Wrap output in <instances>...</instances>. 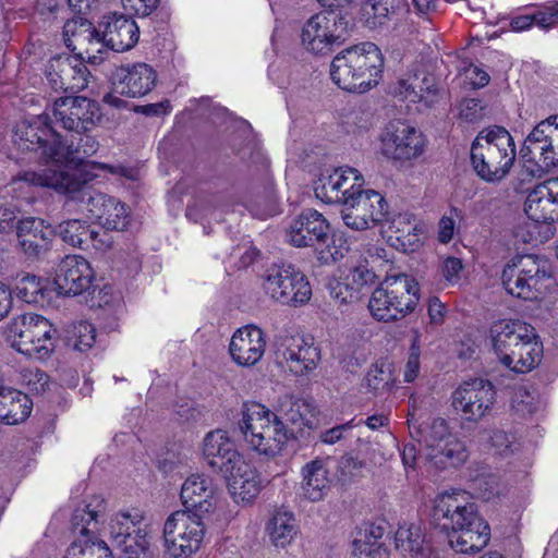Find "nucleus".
<instances>
[{
    "label": "nucleus",
    "instance_id": "nucleus-28",
    "mask_svg": "<svg viewBox=\"0 0 558 558\" xmlns=\"http://www.w3.org/2000/svg\"><path fill=\"white\" fill-rule=\"evenodd\" d=\"M102 25L104 31L100 39L104 47L123 52L132 49L138 41L140 27L131 17L112 13L104 16Z\"/></svg>",
    "mask_w": 558,
    "mask_h": 558
},
{
    "label": "nucleus",
    "instance_id": "nucleus-33",
    "mask_svg": "<svg viewBox=\"0 0 558 558\" xmlns=\"http://www.w3.org/2000/svg\"><path fill=\"white\" fill-rule=\"evenodd\" d=\"M438 92L435 78L430 75L399 80L391 89L395 97L410 102H423L426 107H432L438 100Z\"/></svg>",
    "mask_w": 558,
    "mask_h": 558
},
{
    "label": "nucleus",
    "instance_id": "nucleus-39",
    "mask_svg": "<svg viewBox=\"0 0 558 558\" xmlns=\"http://www.w3.org/2000/svg\"><path fill=\"white\" fill-rule=\"evenodd\" d=\"M428 458L439 469L459 468L468 460L469 451L464 442L453 436L432 450Z\"/></svg>",
    "mask_w": 558,
    "mask_h": 558
},
{
    "label": "nucleus",
    "instance_id": "nucleus-60",
    "mask_svg": "<svg viewBox=\"0 0 558 558\" xmlns=\"http://www.w3.org/2000/svg\"><path fill=\"white\" fill-rule=\"evenodd\" d=\"M484 105L481 99L466 98L460 104V116L468 122H475L482 118Z\"/></svg>",
    "mask_w": 558,
    "mask_h": 558
},
{
    "label": "nucleus",
    "instance_id": "nucleus-61",
    "mask_svg": "<svg viewBox=\"0 0 558 558\" xmlns=\"http://www.w3.org/2000/svg\"><path fill=\"white\" fill-rule=\"evenodd\" d=\"M462 269V260L457 257H447L441 265L442 276L450 283L459 281Z\"/></svg>",
    "mask_w": 558,
    "mask_h": 558
},
{
    "label": "nucleus",
    "instance_id": "nucleus-55",
    "mask_svg": "<svg viewBox=\"0 0 558 558\" xmlns=\"http://www.w3.org/2000/svg\"><path fill=\"white\" fill-rule=\"evenodd\" d=\"M390 228H396V239L400 242L404 251L407 246H413L420 241L417 226L411 225L405 217H399V219L393 220Z\"/></svg>",
    "mask_w": 558,
    "mask_h": 558
},
{
    "label": "nucleus",
    "instance_id": "nucleus-47",
    "mask_svg": "<svg viewBox=\"0 0 558 558\" xmlns=\"http://www.w3.org/2000/svg\"><path fill=\"white\" fill-rule=\"evenodd\" d=\"M141 533L126 534L124 541L113 542L123 550L125 558H150L148 526L141 529Z\"/></svg>",
    "mask_w": 558,
    "mask_h": 558
},
{
    "label": "nucleus",
    "instance_id": "nucleus-3",
    "mask_svg": "<svg viewBox=\"0 0 558 558\" xmlns=\"http://www.w3.org/2000/svg\"><path fill=\"white\" fill-rule=\"evenodd\" d=\"M493 349L507 368L525 374L535 368L543 356V344L534 328L521 320H498L489 328Z\"/></svg>",
    "mask_w": 558,
    "mask_h": 558
},
{
    "label": "nucleus",
    "instance_id": "nucleus-11",
    "mask_svg": "<svg viewBox=\"0 0 558 558\" xmlns=\"http://www.w3.org/2000/svg\"><path fill=\"white\" fill-rule=\"evenodd\" d=\"M351 24V19L341 10L320 11L304 23L301 43L307 51L326 56L345 40Z\"/></svg>",
    "mask_w": 558,
    "mask_h": 558
},
{
    "label": "nucleus",
    "instance_id": "nucleus-52",
    "mask_svg": "<svg viewBox=\"0 0 558 558\" xmlns=\"http://www.w3.org/2000/svg\"><path fill=\"white\" fill-rule=\"evenodd\" d=\"M366 462L352 453L343 454L338 460L337 476L343 484H349L355 478L362 476L363 471L366 469Z\"/></svg>",
    "mask_w": 558,
    "mask_h": 558
},
{
    "label": "nucleus",
    "instance_id": "nucleus-23",
    "mask_svg": "<svg viewBox=\"0 0 558 558\" xmlns=\"http://www.w3.org/2000/svg\"><path fill=\"white\" fill-rule=\"evenodd\" d=\"M63 37L70 50L76 52L82 59L87 58L93 62L97 59L95 52L100 53L104 49L100 34L89 21L83 17L66 21L63 26Z\"/></svg>",
    "mask_w": 558,
    "mask_h": 558
},
{
    "label": "nucleus",
    "instance_id": "nucleus-46",
    "mask_svg": "<svg viewBox=\"0 0 558 558\" xmlns=\"http://www.w3.org/2000/svg\"><path fill=\"white\" fill-rule=\"evenodd\" d=\"M14 293L25 303H40L45 299V286L37 276L26 274L16 279Z\"/></svg>",
    "mask_w": 558,
    "mask_h": 558
},
{
    "label": "nucleus",
    "instance_id": "nucleus-21",
    "mask_svg": "<svg viewBox=\"0 0 558 558\" xmlns=\"http://www.w3.org/2000/svg\"><path fill=\"white\" fill-rule=\"evenodd\" d=\"M281 347L284 351V371L294 376H305L313 372L320 360V352L314 345L313 338L303 335H291L281 338Z\"/></svg>",
    "mask_w": 558,
    "mask_h": 558
},
{
    "label": "nucleus",
    "instance_id": "nucleus-64",
    "mask_svg": "<svg viewBox=\"0 0 558 558\" xmlns=\"http://www.w3.org/2000/svg\"><path fill=\"white\" fill-rule=\"evenodd\" d=\"M353 553L356 555L357 553L360 555L364 554L368 558H389L390 551L385 546L384 543L377 544L375 546H364L362 548L353 549Z\"/></svg>",
    "mask_w": 558,
    "mask_h": 558
},
{
    "label": "nucleus",
    "instance_id": "nucleus-9",
    "mask_svg": "<svg viewBox=\"0 0 558 558\" xmlns=\"http://www.w3.org/2000/svg\"><path fill=\"white\" fill-rule=\"evenodd\" d=\"M520 154L524 161V171L532 178H542L558 166V114L534 126Z\"/></svg>",
    "mask_w": 558,
    "mask_h": 558
},
{
    "label": "nucleus",
    "instance_id": "nucleus-35",
    "mask_svg": "<svg viewBox=\"0 0 558 558\" xmlns=\"http://www.w3.org/2000/svg\"><path fill=\"white\" fill-rule=\"evenodd\" d=\"M320 265H335L349 252V244L343 233L332 230L330 223L311 247Z\"/></svg>",
    "mask_w": 558,
    "mask_h": 558
},
{
    "label": "nucleus",
    "instance_id": "nucleus-63",
    "mask_svg": "<svg viewBox=\"0 0 558 558\" xmlns=\"http://www.w3.org/2000/svg\"><path fill=\"white\" fill-rule=\"evenodd\" d=\"M352 427H353L352 421L348 422L345 424H342V425L335 426V427L322 433L320 440L323 442L329 444V445L336 444L343 437L344 432L351 429Z\"/></svg>",
    "mask_w": 558,
    "mask_h": 558
},
{
    "label": "nucleus",
    "instance_id": "nucleus-24",
    "mask_svg": "<svg viewBox=\"0 0 558 558\" xmlns=\"http://www.w3.org/2000/svg\"><path fill=\"white\" fill-rule=\"evenodd\" d=\"M266 340L263 330L254 325L239 328L232 336L229 352L232 361L250 367L260 361L265 353Z\"/></svg>",
    "mask_w": 558,
    "mask_h": 558
},
{
    "label": "nucleus",
    "instance_id": "nucleus-22",
    "mask_svg": "<svg viewBox=\"0 0 558 558\" xmlns=\"http://www.w3.org/2000/svg\"><path fill=\"white\" fill-rule=\"evenodd\" d=\"M59 136L56 130L47 124L46 119L37 117L16 125L13 142L21 150L40 151L50 159V150L59 141Z\"/></svg>",
    "mask_w": 558,
    "mask_h": 558
},
{
    "label": "nucleus",
    "instance_id": "nucleus-2",
    "mask_svg": "<svg viewBox=\"0 0 558 558\" xmlns=\"http://www.w3.org/2000/svg\"><path fill=\"white\" fill-rule=\"evenodd\" d=\"M437 527L447 532L452 549L461 554L480 553L490 539V527L472 502L462 504L457 495H441L433 508Z\"/></svg>",
    "mask_w": 558,
    "mask_h": 558
},
{
    "label": "nucleus",
    "instance_id": "nucleus-51",
    "mask_svg": "<svg viewBox=\"0 0 558 558\" xmlns=\"http://www.w3.org/2000/svg\"><path fill=\"white\" fill-rule=\"evenodd\" d=\"M420 433L422 434L421 440L430 451L446 442L448 438L453 437L449 430L447 421L441 417L433 418Z\"/></svg>",
    "mask_w": 558,
    "mask_h": 558
},
{
    "label": "nucleus",
    "instance_id": "nucleus-14",
    "mask_svg": "<svg viewBox=\"0 0 558 558\" xmlns=\"http://www.w3.org/2000/svg\"><path fill=\"white\" fill-rule=\"evenodd\" d=\"M496 401L494 385L484 378L463 381L451 395V405L462 423L477 424L488 416Z\"/></svg>",
    "mask_w": 558,
    "mask_h": 558
},
{
    "label": "nucleus",
    "instance_id": "nucleus-19",
    "mask_svg": "<svg viewBox=\"0 0 558 558\" xmlns=\"http://www.w3.org/2000/svg\"><path fill=\"white\" fill-rule=\"evenodd\" d=\"M89 72L84 63L69 56L52 58L46 70V77L51 88L77 93L88 85Z\"/></svg>",
    "mask_w": 558,
    "mask_h": 558
},
{
    "label": "nucleus",
    "instance_id": "nucleus-44",
    "mask_svg": "<svg viewBox=\"0 0 558 558\" xmlns=\"http://www.w3.org/2000/svg\"><path fill=\"white\" fill-rule=\"evenodd\" d=\"M95 341L96 329L88 322L73 323L65 329V344L74 351L86 352L93 348Z\"/></svg>",
    "mask_w": 558,
    "mask_h": 558
},
{
    "label": "nucleus",
    "instance_id": "nucleus-34",
    "mask_svg": "<svg viewBox=\"0 0 558 558\" xmlns=\"http://www.w3.org/2000/svg\"><path fill=\"white\" fill-rule=\"evenodd\" d=\"M98 148L99 142L87 132L74 133L70 143L62 142L59 136V141L50 150V159L58 162H80L96 154Z\"/></svg>",
    "mask_w": 558,
    "mask_h": 558
},
{
    "label": "nucleus",
    "instance_id": "nucleus-4",
    "mask_svg": "<svg viewBox=\"0 0 558 558\" xmlns=\"http://www.w3.org/2000/svg\"><path fill=\"white\" fill-rule=\"evenodd\" d=\"M383 69L380 49L365 41L340 51L331 62L330 76L340 88L363 94L378 84Z\"/></svg>",
    "mask_w": 558,
    "mask_h": 558
},
{
    "label": "nucleus",
    "instance_id": "nucleus-36",
    "mask_svg": "<svg viewBox=\"0 0 558 558\" xmlns=\"http://www.w3.org/2000/svg\"><path fill=\"white\" fill-rule=\"evenodd\" d=\"M33 402L20 390L0 386V422L14 425L24 422L31 414Z\"/></svg>",
    "mask_w": 558,
    "mask_h": 558
},
{
    "label": "nucleus",
    "instance_id": "nucleus-13",
    "mask_svg": "<svg viewBox=\"0 0 558 558\" xmlns=\"http://www.w3.org/2000/svg\"><path fill=\"white\" fill-rule=\"evenodd\" d=\"M204 535L199 515L191 511H175L163 524L165 548L173 558L191 557L199 549Z\"/></svg>",
    "mask_w": 558,
    "mask_h": 558
},
{
    "label": "nucleus",
    "instance_id": "nucleus-38",
    "mask_svg": "<svg viewBox=\"0 0 558 558\" xmlns=\"http://www.w3.org/2000/svg\"><path fill=\"white\" fill-rule=\"evenodd\" d=\"M303 496L310 501H319L329 489L328 471L320 459L306 463L302 469Z\"/></svg>",
    "mask_w": 558,
    "mask_h": 558
},
{
    "label": "nucleus",
    "instance_id": "nucleus-20",
    "mask_svg": "<svg viewBox=\"0 0 558 558\" xmlns=\"http://www.w3.org/2000/svg\"><path fill=\"white\" fill-rule=\"evenodd\" d=\"M329 221L313 208L303 209L288 218L284 229V242L293 247H312L314 242L327 230Z\"/></svg>",
    "mask_w": 558,
    "mask_h": 558
},
{
    "label": "nucleus",
    "instance_id": "nucleus-49",
    "mask_svg": "<svg viewBox=\"0 0 558 558\" xmlns=\"http://www.w3.org/2000/svg\"><path fill=\"white\" fill-rule=\"evenodd\" d=\"M396 548L412 556L423 550L424 535L421 527L414 524L400 526L395 534Z\"/></svg>",
    "mask_w": 558,
    "mask_h": 558
},
{
    "label": "nucleus",
    "instance_id": "nucleus-41",
    "mask_svg": "<svg viewBox=\"0 0 558 558\" xmlns=\"http://www.w3.org/2000/svg\"><path fill=\"white\" fill-rule=\"evenodd\" d=\"M340 168L323 171L314 181L313 189L316 197L326 204H339L343 194H339L341 184L339 178Z\"/></svg>",
    "mask_w": 558,
    "mask_h": 558
},
{
    "label": "nucleus",
    "instance_id": "nucleus-45",
    "mask_svg": "<svg viewBox=\"0 0 558 558\" xmlns=\"http://www.w3.org/2000/svg\"><path fill=\"white\" fill-rule=\"evenodd\" d=\"M147 526L140 512H120L117 513L110 522V536L113 542L124 541L126 534L141 533V529Z\"/></svg>",
    "mask_w": 558,
    "mask_h": 558
},
{
    "label": "nucleus",
    "instance_id": "nucleus-37",
    "mask_svg": "<svg viewBox=\"0 0 558 558\" xmlns=\"http://www.w3.org/2000/svg\"><path fill=\"white\" fill-rule=\"evenodd\" d=\"M524 211L537 223H547L558 219V209L545 183L537 184L526 196Z\"/></svg>",
    "mask_w": 558,
    "mask_h": 558
},
{
    "label": "nucleus",
    "instance_id": "nucleus-17",
    "mask_svg": "<svg viewBox=\"0 0 558 558\" xmlns=\"http://www.w3.org/2000/svg\"><path fill=\"white\" fill-rule=\"evenodd\" d=\"M424 148L422 132L401 121L389 122L381 134V153L388 159L411 161L418 158Z\"/></svg>",
    "mask_w": 558,
    "mask_h": 558
},
{
    "label": "nucleus",
    "instance_id": "nucleus-5",
    "mask_svg": "<svg viewBox=\"0 0 558 558\" xmlns=\"http://www.w3.org/2000/svg\"><path fill=\"white\" fill-rule=\"evenodd\" d=\"M471 165L485 182L497 183L510 172L515 161V144L511 134L499 125L483 129L471 145Z\"/></svg>",
    "mask_w": 558,
    "mask_h": 558
},
{
    "label": "nucleus",
    "instance_id": "nucleus-1",
    "mask_svg": "<svg viewBox=\"0 0 558 558\" xmlns=\"http://www.w3.org/2000/svg\"><path fill=\"white\" fill-rule=\"evenodd\" d=\"M86 168L87 166H53L40 172H24L20 179L31 185L53 189L71 199L84 203L86 210L104 228L123 231L130 223V213L125 204L88 186L96 174Z\"/></svg>",
    "mask_w": 558,
    "mask_h": 558
},
{
    "label": "nucleus",
    "instance_id": "nucleus-54",
    "mask_svg": "<svg viewBox=\"0 0 558 558\" xmlns=\"http://www.w3.org/2000/svg\"><path fill=\"white\" fill-rule=\"evenodd\" d=\"M340 181H343L341 184V190L339 191V194H343V197L339 202L341 206L345 205L347 198L349 196H353V193L362 192V182L363 178L361 174H359L356 169L353 168H347L342 169L340 168V174H339Z\"/></svg>",
    "mask_w": 558,
    "mask_h": 558
},
{
    "label": "nucleus",
    "instance_id": "nucleus-12",
    "mask_svg": "<svg viewBox=\"0 0 558 558\" xmlns=\"http://www.w3.org/2000/svg\"><path fill=\"white\" fill-rule=\"evenodd\" d=\"M56 330L45 317L27 313L11 322L8 338L12 347L31 357L45 359L54 350Z\"/></svg>",
    "mask_w": 558,
    "mask_h": 558
},
{
    "label": "nucleus",
    "instance_id": "nucleus-58",
    "mask_svg": "<svg viewBox=\"0 0 558 558\" xmlns=\"http://www.w3.org/2000/svg\"><path fill=\"white\" fill-rule=\"evenodd\" d=\"M299 524L290 511H281V546L290 544L299 534Z\"/></svg>",
    "mask_w": 558,
    "mask_h": 558
},
{
    "label": "nucleus",
    "instance_id": "nucleus-8",
    "mask_svg": "<svg viewBox=\"0 0 558 558\" xmlns=\"http://www.w3.org/2000/svg\"><path fill=\"white\" fill-rule=\"evenodd\" d=\"M238 429L245 444L258 454L275 457L279 450V418L258 402H244Z\"/></svg>",
    "mask_w": 558,
    "mask_h": 558
},
{
    "label": "nucleus",
    "instance_id": "nucleus-29",
    "mask_svg": "<svg viewBox=\"0 0 558 558\" xmlns=\"http://www.w3.org/2000/svg\"><path fill=\"white\" fill-rule=\"evenodd\" d=\"M52 234V229L41 218L27 217L16 225L19 243L28 258H38L45 254Z\"/></svg>",
    "mask_w": 558,
    "mask_h": 558
},
{
    "label": "nucleus",
    "instance_id": "nucleus-7",
    "mask_svg": "<svg viewBox=\"0 0 558 558\" xmlns=\"http://www.w3.org/2000/svg\"><path fill=\"white\" fill-rule=\"evenodd\" d=\"M551 278L548 259L534 254L515 255L504 267L501 282L506 291L519 299L535 300Z\"/></svg>",
    "mask_w": 558,
    "mask_h": 558
},
{
    "label": "nucleus",
    "instance_id": "nucleus-26",
    "mask_svg": "<svg viewBox=\"0 0 558 558\" xmlns=\"http://www.w3.org/2000/svg\"><path fill=\"white\" fill-rule=\"evenodd\" d=\"M203 454L207 464L217 469L222 475L244 461L226 432L214 430L206 435L203 442Z\"/></svg>",
    "mask_w": 558,
    "mask_h": 558
},
{
    "label": "nucleus",
    "instance_id": "nucleus-25",
    "mask_svg": "<svg viewBox=\"0 0 558 558\" xmlns=\"http://www.w3.org/2000/svg\"><path fill=\"white\" fill-rule=\"evenodd\" d=\"M113 80L117 93L128 97H142L155 87L157 73L146 63H134L118 68Z\"/></svg>",
    "mask_w": 558,
    "mask_h": 558
},
{
    "label": "nucleus",
    "instance_id": "nucleus-42",
    "mask_svg": "<svg viewBox=\"0 0 558 558\" xmlns=\"http://www.w3.org/2000/svg\"><path fill=\"white\" fill-rule=\"evenodd\" d=\"M58 233L63 242L81 248L88 247L96 236V232L90 230L86 221L72 219L59 225Z\"/></svg>",
    "mask_w": 558,
    "mask_h": 558
},
{
    "label": "nucleus",
    "instance_id": "nucleus-62",
    "mask_svg": "<svg viewBox=\"0 0 558 558\" xmlns=\"http://www.w3.org/2000/svg\"><path fill=\"white\" fill-rule=\"evenodd\" d=\"M17 222V214L13 207L0 206V233L16 229Z\"/></svg>",
    "mask_w": 558,
    "mask_h": 558
},
{
    "label": "nucleus",
    "instance_id": "nucleus-50",
    "mask_svg": "<svg viewBox=\"0 0 558 558\" xmlns=\"http://www.w3.org/2000/svg\"><path fill=\"white\" fill-rule=\"evenodd\" d=\"M387 523L385 521L364 522L356 530V535L352 542L353 548H362L364 546H375L380 544L387 531Z\"/></svg>",
    "mask_w": 558,
    "mask_h": 558
},
{
    "label": "nucleus",
    "instance_id": "nucleus-16",
    "mask_svg": "<svg viewBox=\"0 0 558 558\" xmlns=\"http://www.w3.org/2000/svg\"><path fill=\"white\" fill-rule=\"evenodd\" d=\"M52 113L56 125L75 134L89 132L101 119L98 104L83 96L56 99Z\"/></svg>",
    "mask_w": 558,
    "mask_h": 558
},
{
    "label": "nucleus",
    "instance_id": "nucleus-59",
    "mask_svg": "<svg viewBox=\"0 0 558 558\" xmlns=\"http://www.w3.org/2000/svg\"><path fill=\"white\" fill-rule=\"evenodd\" d=\"M420 371V343L418 337L416 336L411 344L410 354L405 364L404 381H413Z\"/></svg>",
    "mask_w": 558,
    "mask_h": 558
},
{
    "label": "nucleus",
    "instance_id": "nucleus-6",
    "mask_svg": "<svg viewBox=\"0 0 558 558\" xmlns=\"http://www.w3.org/2000/svg\"><path fill=\"white\" fill-rule=\"evenodd\" d=\"M420 300L418 283L405 274L387 277L368 299L374 319L383 323L401 320L415 311Z\"/></svg>",
    "mask_w": 558,
    "mask_h": 558
},
{
    "label": "nucleus",
    "instance_id": "nucleus-40",
    "mask_svg": "<svg viewBox=\"0 0 558 558\" xmlns=\"http://www.w3.org/2000/svg\"><path fill=\"white\" fill-rule=\"evenodd\" d=\"M284 405H289V410L284 412V416L281 417V434L283 437L289 440H296L299 436H302L304 433V426L307 425L303 409L306 410L307 407L304 401L300 399L292 400L289 399L288 402H284ZM283 404H281V409Z\"/></svg>",
    "mask_w": 558,
    "mask_h": 558
},
{
    "label": "nucleus",
    "instance_id": "nucleus-48",
    "mask_svg": "<svg viewBox=\"0 0 558 558\" xmlns=\"http://www.w3.org/2000/svg\"><path fill=\"white\" fill-rule=\"evenodd\" d=\"M395 383L391 364L385 361L375 363L365 377V384L375 393L388 392Z\"/></svg>",
    "mask_w": 558,
    "mask_h": 558
},
{
    "label": "nucleus",
    "instance_id": "nucleus-27",
    "mask_svg": "<svg viewBox=\"0 0 558 558\" xmlns=\"http://www.w3.org/2000/svg\"><path fill=\"white\" fill-rule=\"evenodd\" d=\"M376 275L366 267H355L351 275L341 281L332 278L327 283L331 299L339 304H352L361 301L375 283Z\"/></svg>",
    "mask_w": 558,
    "mask_h": 558
},
{
    "label": "nucleus",
    "instance_id": "nucleus-15",
    "mask_svg": "<svg viewBox=\"0 0 558 558\" xmlns=\"http://www.w3.org/2000/svg\"><path fill=\"white\" fill-rule=\"evenodd\" d=\"M341 218L348 228L363 231L388 220L389 205L379 192L363 190L347 198Z\"/></svg>",
    "mask_w": 558,
    "mask_h": 558
},
{
    "label": "nucleus",
    "instance_id": "nucleus-10",
    "mask_svg": "<svg viewBox=\"0 0 558 558\" xmlns=\"http://www.w3.org/2000/svg\"><path fill=\"white\" fill-rule=\"evenodd\" d=\"M106 500L98 495L90 496L78 506L72 515V529L78 536L70 547H76L78 558H112L107 543L94 534L106 515Z\"/></svg>",
    "mask_w": 558,
    "mask_h": 558
},
{
    "label": "nucleus",
    "instance_id": "nucleus-56",
    "mask_svg": "<svg viewBox=\"0 0 558 558\" xmlns=\"http://www.w3.org/2000/svg\"><path fill=\"white\" fill-rule=\"evenodd\" d=\"M473 488L484 500H489L499 494L498 477L489 474L474 480Z\"/></svg>",
    "mask_w": 558,
    "mask_h": 558
},
{
    "label": "nucleus",
    "instance_id": "nucleus-57",
    "mask_svg": "<svg viewBox=\"0 0 558 558\" xmlns=\"http://www.w3.org/2000/svg\"><path fill=\"white\" fill-rule=\"evenodd\" d=\"M123 9L140 17L150 15L159 5V0H121Z\"/></svg>",
    "mask_w": 558,
    "mask_h": 558
},
{
    "label": "nucleus",
    "instance_id": "nucleus-30",
    "mask_svg": "<svg viewBox=\"0 0 558 558\" xmlns=\"http://www.w3.org/2000/svg\"><path fill=\"white\" fill-rule=\"evenodd\" d=\"M223 477L227 480L230 494L236 502L252 501L262 489V481L257 471L245 460L238 466L234 465Z\"/></svg>",
    "mask_w": 558,
    "mask_h": 558
},
{
    "label": "nucleus",
    "instance_id": "nucleus-43",
    "mask_svg": "<svg viewBox=\"0 0 558 558\" xmlns=\"http://www.w3.org/2000/svg\"><path fill=\"white\" fill-rule=\"evenodd\" d=\"M364 11L372 15L374 26L384 25L407 11L405 0H365Z\"/></svg>",
    "mask_w": 558,
    "mask_h": 558
},
{
    "label": "nucleus",
    "instance_id": "nucleus-53",
    "mask_svg": "<svg viewBox=\"0 0 558 558\" xmlns=\"http://www.w3.org/2000/svg\"><path fill=\"white\" fill-rule=\"evenodd\" d=\"M20 380L33 393L45 392L49 385L48 375L38 367L23 368Z\"/></svg>",
    "mask_w": 558,
    "mask_h": 558
},
{
    "label": "nucleus",
    "instance_id": "nucleus-18",
    "mask_svg": "<svg viewBox=\"0 0 558 558\" xmlns=\"http://www.w3.org/2000/svg\"><path fill=\"white\" fill-rule=\"evenodd\" d=\"M94 271L82 256L68 255L59 263L53 283L59 294L78 295L89 289Z\"/></svg>",
    "mask_w": 558,
    "mask_h": 558
},
{
    "label": "nucleus",
    "instance_id": "nucleus-32",
    "mask_svg": "<svg viewBox=\"0 0 558 558\" xmlns=\"http://www.w3.org/2000/svg\"><path fill=\"white\" fill-rule=\"evenodd\" d=\"M312 288L306 275L294 265H281V303L294 307L306 304Z\"/></svg>",
    "mask_w": 558,
    "mask_h": 558
},
{
    "label": "nucleus",
    "instance_id": "nucleus-31",
    "mask_svg": "<svg viewBox=\"0 0 558 558\" xmlns=\"http://www.w3.org/2000/svg\"><path fill=\"white\" fill-rule=\"evenodd\" d=\"M216 487L213 481L199 474L189 476L181 488V500L186 508L208 513L214 508Z\"/></svg>",
    "mask_w": 558,
    "mask_h": 558
}]
</instances>
